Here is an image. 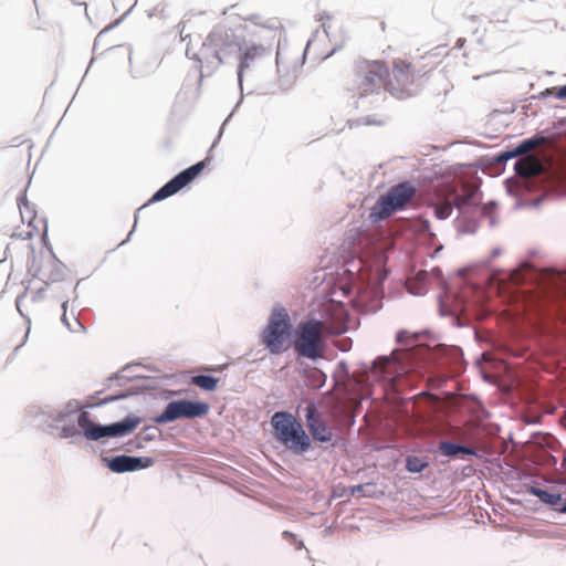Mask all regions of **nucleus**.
Listing matches in <instances>:
<instances>
[{
  "label": "nucleus",
  "instance_id": "f257e3e1",
  "mask_svg": "<svg viewBox=\"0 0 566 566\" xmlns=\"http://www.w3.org/2000/svg\"><path fill=\"white\" fill-rule=\"evenodd\" d=\"M434 69L427 63V56L412 59L398 56L391 61L386 81V91L398 99H406L417 94L419 81Z\"/></svg>",
  "mask_w": 566,
  "mask_h": 566
},
{
  "label": "nucleus",
  "instance_id": "f03ea898",
  "mask_svg": "<svg viewBox=\"0 0 566 566\" xmlns=\"http://www.w3.org/2000/svg\"><path fill=\"white\" fill-rule=\"evenodd\" d=\"M388 65L382 60H359L354 64L352 91L358 97L386 91Z\"/></svg>",
  "mask_w": 566,
  "mask_h": 566
},
{
  "label": "nucleus",
  "instance_id": "7ed1b4c3",
  "mask_svg": "<svg viewBox=\"0 0 566 566\" xmlns=\"http://www.w3.org/2000/svg\"><path fill=\"white\" fill-rule=\"evenodd\" d=\"M327 325L319 319H308L297 325L295 329L294 350L301 357L317 359L324 349V335Z\"/></svg>",
  "mask_w": 566,
  "mask_h": 566
},
{
  "label": "nucleus",
  "instance_id": "20e7f679",
  "mask_svg": "<svg viewBox=\"0 0 566 566\" xmlns=\"http://www.w3.org/2000/svg\"><path fill=\"white\" fill-rule=\"evenodd\" d=\"M271 422L277 440L294 453L303 454L311 448L310 437L291 413L275 412Z\"/></svg>",
  "mask_w": 566,
  "mask_h": 566
},
{
  "label": "nucleus",
  "instance_id": "39448f33",
  "mask_svg": "<svg viewBox=\"0 0 566 566\" xmlns=\"http://www.w3.org/2000/svg\"><path fill=\"white\" fill-rule=\"evenodd\" d=\"M291 328L287 312L284 308L274 310L261 334V342L271 354H281L290 347Z\"/></svg>",
  "mask_w": 566,
  "mask_h": 566
},
{
  "label": "nucleus",
  "instance_id": "423d86ee",
  "mask_svg": "<svg viewBox=\"0 0 566 566\" xmlns=\"http://www.w3.org/2000/svg\"><path fill=\"white\" fill-rule=\"evenodd\" d=\"M240 40L241 38L231 29L218 25L207 35L203 48L218 61V64H223L238 54Z\"/></svg>",
  "mask_w": 566,
  "mask_h": 566
},
{
  "label": "nucleus",
  "instance_id": "0eeeda50",
  "mask_svg": "<svg viewBox=\"0 0 566 566\" xmlns=\"http://www.w3.org/2000/svg\"><path fill=\"white\" fill-rule=\"evenodd\" d=\"M142 422L139 417H127L123 421L109 426L95 424L87 411H81L77 424L88 440H98L104 437H120L133 432Z\"/></svg>",
  "mask_w": 566,
  "mask_h": 566
},
{
  "label": "nucleus",
  "instance_id": "6e6552de",
  "mask_svg": "<svg viewBox=\"0 0 566 566\" xmlns=\"http://www.w3.org/2000/svg\"><path fill=\"white\" fill-rule=\"evenodd\" d=\"M416 189L408 182L392 187L381 196L370 210L373 221L384 220L397 210L402 209L415 196Z\"/></svg>",
  "mask_w": 566,
  "mask_h": 566
},
{
  "label": "nucleus",
  "instance_id": "1a4fd4ad",
  "mask_svg": "<svg viewBox=\"0 0 566 566\" xmlns=\"http://www.w3.org/2000/svg\"><path fill=\"white\" fill-rule=\"evenodd\" d=\"M209 411V405L200 401L178 400L169 402L165 410L156 417L157 423L172 422L180 418L193 419L203 417Z\"/></svg>",
  "mask_w": 566,
  "mask_h": 566
},
{
  "label": "nucleus",
  "instance_id": "9d476101",
  "mask_svg": "<svg viewBox=\"0 0 566 566\" xmlns=\"http://www.w3.org/2000/svg\"><path fill=\"white\" fill-rule=\"evenodd\" d=\"M205 168L206 161L202 160L179 172L176 177H174L170 181H168L165 186L155 192L151 201H160L175 195L180 189L190 184L195 178H197Z\"/></svg>",
  "mask_w": 566,
  "mask_h": 566
},
{
  "label": "nucleus",
  "instance_id": "9b49d317",
  "mask_svg": "<svg viewBox=\"0 0 566 566\" xmlns=\"http://www.w3.org/2000/svg\"><path fill=\"white\" fill-rule=\"evenodd\" d=\"M399 374V366L392 356L378 357L367 371V379L371 381H388L392 384Z\"/></svg>",
  "mask_w": 566,
  "mask_h": 566
},
{
  "label": "nucleus",
  "instance_id": "f8f14e48",
  "mask_svg": "<svg viewBox=\"0 0 566 566\" xmlns=\"http://www.w3.org/2000/svg\"><path fill=\"white\" fill-rule=\"evenodd\" d=\"M306 426L314 440L319 442H329L333 439L332 429L327 426L323 415L317 411L314 403H308L305 408Z\"/></svg>",
  "mask_w": 566,
  "mask_h": 566
},
{
  "label": "nucleus",
  "instance_id": "ddd939ff",
  "mask_svg": "<svg viewBox=\"0 0 566 566\" xmlns=\"http://www.w3.org/2000/svg\"><path fill=\"white\" fill-rule=\"evenodd\" d=\"M153 464L150 458H137L129 455H118L108 460V468L111 471L116 473H123L128 471H135L138 469H145Z\"/></svg>",
  "mask_w": 566,
  "mask_h": 566
},
{
  "label": "nucleus",
  "instance_id": "4468645a",
  "mask_svg": "<svg viewBox=\"0 0 566 566\" xmlns=\"http://www.w3.org/2000/svg\"><path fill=\"white\" fill-rule=\"evenodd\" d=\"M264 49L255 43H247L244 39L240 40V49L238 50L239 54V67L238 75L241 78L242 72L244 69L249 67L250 62L256 59L262 54Z\"/></svg>",
  "mask_w": 566,
  "mask_h": 566
},
{
  "label": "nucleus",
  "instance_id": "2eb2a0df",
  "mask_svg": "<svg viewBox=\"0 0 566 566\" xmlns=\"http://www.w3.org/2000/svg\"><path fill=\"white\" fill-rule=\"evenodd\" d=\"M514 169L518 176L531 178L543 172V165L537 157L527 155L516 161Z\"/></svg>",
  "mask_w": 566,
  "mask_h": 566
},
{
  "label": "nucleus",
  "instance_id": "dca6fc26",
  "mask_svg": "<svg viewBox=\"0 0 566 566\" xmlns=\"http://www.w3.org/2000/svg\"><path fill=\"white\" fill-rule=\"evenodd\" d=\"M481 198L478 187L470 184H464L462 186L461 193L455 195L453 199L454 206L459 209H463L470 206H479Z\"/></svg>",
  "mask_w": 566,
  "mask_h": 566
},
{
  "label": "nucleus",
  "instance_id": "f3484780",
  "mask_svg": "<svg viewBox=\"0 0 566 566\" xmlns=\"http://www.w3.org/2000/svg\"><path fill=\"white\" fill-rule=\"evenodd\" d=\"M439 452L447 457H455L458 454L474 455L475 450L471 447L460 446L450 441H441L439 443Z\"/></svg>",
  "mask_w": 566,
  "mask_h": 566
},
{
  "label": "nucleus",
  "instance_id": "a211bd4d",
  "mask_svg": "<svg viewBox=\"0 0 566 566\" xmlns=\"http://www.w3.org/2000/svg\"><path fill=\"white\" fill-rule=\"evenodd\" d=\"M545 142L544 137L531 138L522 142L513 151L503 155L502 158L515 157L527 154L528 151L541 146Z\"/></svg>",
  "mask_w": 566,
  "mask_h": 566
},
{
  "label": "nucleus",
  "instance_id": "6ab92c4d",
  "mask_svg": "<svg viewBox=\"0 0 566 566\" xmlns=\"http://www.w3.org/2000/svg\"><path fill=\"white\" fill-rule=\"evenodd\" d=\"M190 382L202 390L214 391L218 387L219 379L207 375L192 376Z\"/></svg>",
  "mask_w": 566,
  "mask_h": 566
},
{
  "label": "nucleus",
  "instance_id": "aec40b11",
  "mask_svg": "<svg viewBox=\"0 0 566 566\" xmlns=\"http://www.w3.org/2000/svg\"><path fill=\"white\" fill-rule=\"evenodd\" d=\"M66 306H67V301H64L62 304V308L64 311V313L62 315V322L64 323V325L72 333H78V332L83 331L84 326L77 317H72V322L69 321V318L66 316Z\"/></svg>",
  "mask_w": 566,
  "mask_h": 566
},
{
  "label": "nucleus",
  "instance_id": "412c9836",
  "mask_svg": "<svg viewBox=\"0 0 566 566\" xmlns=\"http://www.w3.org/2000/svg\"><path fill=\"white\" fill-rule=\"evenodd\" d=\"M428 463L418 457H409L406 461V468L409 472L419 473L427 468Z\"/></svg>",
  "mask_w": 566,
  "mask_h": 566
},
{
  "label": "nucleus",
  "instance_id": "4be33fe9",
  "mask_svg": "<svg viewBox=\"0 0 566 566\" xmlns=\"http://www.w3.org/2000/svg\"><path fill=\"white\" fill-rule=\"evenodd\" d=\"M375 488L376 486L373 483L355 485L350 489V494L352 495L360 494L363 496H373L375 494Z\"/></svg>",
  "mask_w": 566,
  "mask_h": 566
},
{
  "label": "nucleus",
  "instance_id": "5701e85b",
  "mask_svg": "<svg viewBox=\"0 0 566 566\" xmlns=\"http://www.w3.org/2000/svg\"><path fill=\"white\" fill-rule=\"evenodd\" d=\"M453 205L454 203H451L450 201H443L441 203L436 205V207H434L436 216L439 219L448 218L452 212Z\"/></svg>",
  "mask_w": 566,
  "mask_h": 566
},
{
  "label": "nucleus",
  "instance_id": "b1692460",
  "mask_svg": "<svg viewBox=\"0 0 566 566\" xmlns=\"http://www.w3.org/2000/svg\"><path fill=\"white\" fill-rule=\"evenodd\" d=\"M533 493L541 497L545 503L556 504L560 500L559 494L549 493L547 491L533 489Z\"/></svg>",
  "mask_w": 566,
  "mask_h": 566
},
{
  "label": "nucleus",
  "instance_id": "393cba45",
  "mask_svg": "<svg viewBox=\"0 0 566 566\" xmlns=\"http://www.w3.org/2000/svg\"><path fill=\"white\" fill-rule=\"evenodd\" d=\"M555 96L559 99H566V85L555 88Z\"/></svg>",
  "mask_w": 566,
  "mask_h": 566
},
{
  "label": "nucleus",
  "instance_id": "a878e982",
  "mask_svg": "<svg viewBox=\"0 0 566 566\" xmlns=\"http://www.w3.org/2000/svg\"><path fill=\"white\" fill-rule=\"evenodd\" d=\"M333 21L328 19L326 22H323V29L327 35H329V30L332 29Z\"/></svg>",
  "mask_w": 566,
  "mask_h": 566
},
{
  "label": "nucleus",
  "instance_id": "bb28decb",
  "mask_svg": "<svg viewBox=\"0 0 566 566\" xmlns=\"http://www.w3.org/2000/svg\"><path fill=\"white\" fill-rule=\"evenodd\" d=\"M106 34V30H103L102 32H99V34L97 35V41L101 42L103 40V38L105 36Z\"/></svg>",
  "mask_w": 566,
  "mask_h": 566
},
{
  "label": "nucleus",
  "instance_id": "cd10ccee",
  "mask_svg": "<svg viewBox=\"0 0 566 566\" xmlns=\"http://www.w3.org/2000/svg\"><path fill=\"white\" fill-rule=\"evenodd\" d=\"M381 30H382V31H386V24H385V22H381Z\"/></svg>",
  "mask_w": 566,
  "mask_h": 566
},
{
  "label": "nucleus",
  "instance_id": "c85d7f7f",
  "mask_svg": "<svg viewBox=\"0 0 566 566\" xmlns=\"http://www.w3.org/2000/svg\"><path fill=\"white\" fill-rule=\"evenodd\" d=\"M182 92L180 91L179 93H177V96L176 98L178 99L180 96H181Z\"/></svg>",
  "mask_w": 566,
  "mask_h": 566
},
{
  "label": "nucleus",
  "instance_id": "c756f323",
  "mask_svg": "<svg viewBox=\"0 0 566 566\" xmlns=\"http://www.w3.org/2000/svg\"><path fill=\"white\" fill-rule=\"evenodd\" d=\"M284 535H285V536H292V534H291V533H289V532H284Z\"/></svg>",
  "mask_w": 566,
  "mask_h": 566
},
{
  "label": "nucleus",
  "instance_id": "7c9ffc66",
  "mask_svg": "<svg viewBox=\"0 0 566 566\" xmlns=\"http://www.w3.org/2000/svg\"><path fill=\"white\" fill-rule=\"evenodd\" d=\"M564 511H566V507L564 509Z\"/></svg>",
  "mask_w": 566,
  "mask_h": 566
}]
</instances>
